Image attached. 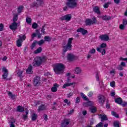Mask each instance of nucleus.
<instances>
[{
  "label": "nucleus",
  "mask_w": 127,
  "mask_h": 127,
  "mask_svg": "<svg viewBox=\"0 0 127 127\" xmlns=\"http://www.w3.org/2000/svg\"><path fill=\"white\" fill-rule=\"evenodd\" d=\"M2 72L3 73V74L2 75L3 79L4 80H6L7 76H8V70L5 67H3L2 68Z\"/></svg>",
  "instance_id": "obj_8"
},
{
  "label": "nucleus",
  "mask_w": 127,
  "mask_h": 127,
  "mask_svg": "<svg viewBox=\"0 0 127 127\" xmlns=\"http://www.w3.org/2000/svg\"><path fill=\"white\" fill-rule=\"evenodd\" d=\"M39 81H40V77L38 76L35 77L33 82L34 86H38V85H39Z\"/></svg>",
  "instance_id": "obj_16"
},
{
  "label": "nucleus",
  "mask_w": 127,
  "mask_h": 127,
  "mask_svg": "<svg viewBox=\"0 0 127 127\" xmlns=\"http://www.w3.org/2000/svg\"><path fill=\"white\" fill-rule=\"evenodd\" d=\"M110 74L114 76L115 74H116V70L115 69H112L111 71H110Z\"/></svg>",
  "instance_id": "obj_56"
},
{
  "label": "nucleus",
  "mask_w": 127,
  "mask_h": 127,
  "mask_svg": "<svg viewBox=\"0 0 127 127\" xmlns=\"http://www.w3.org/2000/svg\"><path fill=\"white\" fill-rule=\"evenodd\" d=\"M88 97H92L93 96V92H90L88 94Z\"/></svg>",
  "instance_id": "obj_62"
},
{
  "label": "nucleus",
  "mask_w": 127,
  "mask_h": 127,
  "mask_svg": "<svg viewBox=\"0 0 127 127\" xmlns=\"http://www.w3.org/2000/svg\"><path fill=\"white\" fill-rule=\"evenodd\" d=\"M28 115V111H26L25 112V115L23 116V119L24 120H26L27 119V115Z\"/></svg>",
  "instance_id": "obj_44"
},
{
  "label": "nucleus",
  "mask_w": 127,
  "mask_h": 127,
  "mask_svg": "<svg viewBox=\"0 0 127 127\" xmlns=\"http://www.w3.org/2000/svg\"><path fill=\"white\" fill-rule=\"evenodd\" d=\"M103 48H107V44L106 43H103L101 44L100 47L97 48V51L102 54V55H105L106 54V50Z\"/></svg>",
  "instance_id": "obj_4"
},
{
  "label": "nucleus",
  "mask_w": 127,
  "mask_h": 127,
  "mask_svg": "<svg viewBox=\"0 0 127 127\" xmlns=\"http://www.w3.org/2000/svg\"><path fill=\"white\" fill-rule=\"evenodd\" d=\"M69 123L70 120L69 119H64L62 122L61 127H67Z\"/></svg>",
  "instance_id": "obj_11"
},
{
  "label": "nucleus",
  "mask_w": 127,
  "mask_h": 127,
  "mask_svg": "<svg viewBox=\"0 0 127 127\" xmlns=\"http://www.w3.org/2000/svg\"><path fill=\"white\" fill-rule=\"evenodd\" d=\"M13 21L14 22H15V21H16V20H17L18 19V15L16 13H14L13 14Z\"/></svg>",
  "instance_id": "obj_34"
},
{
  "label": "nucleus",
  "mask_w": 127,
  "mask_h": 127,
  "mask_svg": "<svg viewBox=\"0 0 127 127\" xmlns=\"http://www.w3.org/2000/svg\"><path fill=\"white\" fill-rule=\"evenodd\" d=\"M95 77L96 80H97L98 82H99L100 84H101L103 85V82L102 81L100 80V78L101 77V74L100 73V72H97L95 74Z\"/></svg>",
  "instance_id": "obj_15"
},
{
  "label": "nucleus",
  "mask_w": 127,
  "mask_h": 127,
  "mask_svg": "<svg viewBox=\"0 0 127 127\" xmlns=\"http://www.w3.org/2000/svg\"><path fill=\"white\" fill-rule=\"evenodd\" d=\"M73 71H74L75 74H80L82 72V69H81V67H76L73 69Z\"/></svg>",
  "instance_id": "obj_19"
},
{
  "label": "nucleus",
  "mask_w": 127,
  "mask_h": 127,
  "mask_svg": "<svg viewBox=\"0 0 127 127\" xmlns=\"http://www.w3.org/2000/svg\"><path fill=\"white\" fill-rule=\"evenodd\" d=\"M122 98H117L115 99V102L117 103V104H119V105H120L122 104Z\"/></svg>",
  "instance_id": "obj_31"
},
{
  "label": "nucleus",
  "mask_w": 127,
  "mask_h": 127,
  "mask_svg": "<svg viewBox=\"0 0 127 127\" xmlns=\"http://www.w3.org/2000/svg\"><path fill=\"white\" fill-rule=\"evenodd\" d=\"M77 31V32H80L83 35L86 34V33H88V31L86 30H84L83 28L78 29Z\"/></svg>",
  "instance_id": "obj_22"
},
{
  "label": "nucleus",
  "mask_w": 127,
  "mask_h": 127,
  "mask_svg": "<svg viewBox=\"0 0 127 127\" xmlns=\"http://www.w3.org/2000/svg\"><path fill=\"white\" fill-rule=\"evenodd\" d=\"M91 54H95L96 53V49H91L89 52Z\"/></svg>",
  "instance_id": "obj_42"
},
{
  "label": "nucleus",
  "mask_w": 127,
  "mask_h": 127,
  "mask_svg": "<svg viewBox=\"0 0 127 127\" xmlns=\"http://www.w3.org/2000/svg\"><path fill=\"white\" fill-rule=\"evenodd\" d=\"M72 85H75V82L65 83L63 86V89H65V88H67V87H70V86H72Z\"/></svg>",
  "instance_id": "obj_23"
},
{
  "label": "nucleus",
  "mask_w": 127,
  "mask_h": 127,
  "mask_svg": "<svg viewBox=\"0 0 127 127\" xmlns=\"http://www.w3.org/2000/svg\"><path fill=\"white\" fill-rule=\"evenodd\" d=\"M45 42V41L44 40H41L40 41L37 42V44L41 46V45H42Z\"/></svg>",
  "instance_id": "obj_40"
},
{
  "label": "nucleus",
  "mask_w": 127,
  "mask_h": 127,
  "mask_svg": "<svg viewBox=\"0 0 127 127\" xmlns=\"http://www.w3.org/2000/svg\"><path fill=\"white\" fill-rule=\"evenodd\" d=\"M111 3V2H108L107 3H106L104 5V8H108V7H109V5Z\"/></svg>",
  "instance_id": "obj_53"
},
{
  "label": "nucleus",
  "mask_w": 127,
  "mask_h": 127,
  "mask_svg": "<svg viewBox=\"0 0 127 127\" xmlns=\"http://www.w3.org/2000/svg\"><path fill=\"white\" fill-rule=\"evenodd\" d=\"M74 40V38H69L67 41L66 45L63 47V55H64V53H66L68 50H72V41Z\"/></svg>",
  "instance_id": "obj_3"
},
{
  "label": "nucleus",
  "mask_w": 127,
  "mask_h": 127,
  "mask_svg": "<svg viewBox=\"0 0 127 127\" xmlns=\"http://www.w3.org/2000/svg\"><path fill=\"white\" fill-rule=\"evenodd\" d=\"M42 51V48L39 47L37 50L34 51V54H38L39 53H41Z\"/></svg>",
  "instance_id": "obj_28"
},
{
  "label": "nucleus",
  "mask_w": 127,
  "mask_h": 127,
  "mask_svg": "<svg viewBox=\"0 0 127 127\" xmlns=\"http://www.w3.org/2000/svg\"><path fill=\"white\" fill-rule=\"evenodd\" d=\"M64 103L66 104V105H67V106H70V105H71V102H70V101H68L67 100V99H65L64 100Z\"/></svg>",
  "instance_id": "obj_51"
},
{
  "label": "nucleus",
  "mask_w": 127,
  "mask_h": 127,
  "mask_svg": "<svg viewBox=\"0 0 127 127\" xmlns=\"http://www.w3.org/2000/svg\"><path fill=\"white\" fill-rule=\"evenodd\" d=\"M36 44H37V41H34L31 46V49H34V47L36 46Z\"/></svg>",
  "instance_id": "obj_33"
},
{
  "label": "nucleus",
  "mask_w": 127,
  "mask_h": 127,
  "mask_svg": "<svg viewBox=\"0 0 127 127\" xmlns=\"http://www.w3.org/2000/svg\"><path fill=\"white\" fill-rule=\"evenodd\" d=\"M93 11L96 12V13H97V14H100L101 13V12L100 11V8L98 6H95L93 7Z\"/></svg>",
  "instance_id": "obj_25"
},
{
  "label": "nucleus",
  "mask_w": 127,
  "mask_h": 127,
  "mask_svg": "<svg viewBox=\"0 0 127 127\" xmlns=\"http://www.w3.org/2000/svg\"><path fill=\"white\" fill-rule=\"evenodd\" d=\"M105 101H106V98H105V96L103 95H99L98 96V103H99V104L103 105V104L105 103Z\"/></svg>",
  "instance_id": "obj_13"
},
{
  "label": "nucleus",
  "mask_w": 127,
  "mask_h": 127,
  "mask_svg": "<svg viewBox=\"0 0 127 127\" xmlns=\"http://www.w3.org/2000/svg\"><path fill=\"white\" fill-rule=\"evenodd\" d=\"M100 17L103 19V20H110V19H111L112 17L110 16H107V15H104V16H101Z\"/></svg>",
  "instance_id": "obj_26"
},
{
  "label": "nucleus",
  "mask_w": 127,
  "mask_h": 127,
  "mask_svg": "<svg viewBox=\"0 0 127 127\" xmlns=\"http://www.w3.org/2000/svg\"><path fill=\"white\" fill-rule=\"evenodd\" d=\"M8 95L11 99H14V98H15V95H13L10 92H8Z\"/></svg>",
  "instance_id": "obj_39"
},
{
  "label": "nucleus",
  "mask_w": 127,
  "mask_h": 127,
  "mask_svg": "<svg viewBox=\"0 0 127 127\" xmlns=\"http://www.w3.org/2000/svg\"><path fill=\"white\" fill-rule=\"evenodd\" d=\"M72 18V16L71 14H67L64 16H62L60 18V19L62 20H66V21H70L71 20V18Z\"/></svg>",
  "instance_id": "obj_10"
},
{
  "label": "nucleus",
  "mask_w": 127,
  "mask_h": 127,
  "mask_svg": "<svg viewBox=\"0 0 127 127\" xmlns=\"http://www.w3.org/2000/svg\"><path fill=\"white\" fill-rule=\"evenodd\" d=\"M26 73L27 74H32L33 73V71H32V66L31 65H29L28 67L26 69Z\"/></svg>",
  "instance_id": "obj_20"
},
{
  "label": "nucleus",
  "mask_w": 127,
  "mask_h": 127,
  "mask_svg": "<svg viewBox=\"0 0 127 127\" xmlns=\"http://www.w3.org/2000/svg\"><path fill=\"white\" fill-rule=\"evenodd\" d=\"M110 86L111 87H112V88H115V87H116V82L115 81H112L110 83Z\"/></svg>",
  "instance_id": "obj_50"
},
{
  "label": "nucleus",
  "mask_w": 127,
  "mask_h": 127,
  "mask_svg": "<svg viewBox=\"0 0 127 127\" xmlns=\"http://www.w3.org/2000/svg\"><path fill=\"white\" fill-rule=\"evenodd\" d=\"M58 87H59V85H58L57 83H55L54 86L52 87V91L53 92V93L57 92V88H58Z\"/></svg>",
  "instance_id": "obj_21"
},
{
  "label": "nucleus",
  "mask_w": 127,
  "mask_h": 127,
  "mask_svg": "<svg viewBox=\"0 0 127 127\" xmlns=\"http://www.w3.org/2000/svg\"><path fill=\"white\" fill-rule=\"evenodd\" d=\"M17 74L18 75V76L20 77V79H21V78H22V76L21 75H22V71L21 70H18V71H17Z\"/></svg>",
  "instance_id": "obj_35"
},
{
  "label": "nucleus",
  "mask_w": 127,
  "mask_h": 127,
  "mask_svg": "<svg viewBox=\"0 0 127 127\" xmlns=\"http://www.w3.org/2000/svg\"><path fill=\"white\" fill-rule=\"evenodd\" d=\"M91 57H92V54L89 52L88 55H87V59H90V58H91Z\"/></svg>",
  "instance_id": "obj_61"
},
{
  "label": "nucleus",
  "mask_w": 127,
  "mask_h": 127,
  "mask_svg": "<svg viewBox=\"0 0 127 127\" xmlns=\"http://www.w3.org/2000/svg\"><path fill=\"white\" fill-rule=\"evenodd\" d=\"M127 19H123V24H120L119 26L120 29H121V30H125L126 28V27L127 26Z\"/></svg>",
  "instance_id": "obj_9"
},
{
  "label": "nucleus",
  "mask_w": 127,
  "mask_h": 127,
  "mask_svg": "<svg viewBox=\"0 0 127 127\" xmlns=\"http://www.w3.org/2000/svg\"><path fill=\"white\" fill-rule=\"evenodd\" d=\"M43 110H45V106H44V105H42L41 106L39 107V108L38 109V111H42Z\"/></svg>",
  "instance_id": "obj_43"
},
{
  "label": "nucleus",
  "mask_w": 127,
  "mask_h": 127,
  "mask_svg": "<svg viewBox=\"0 0 127 127\" xmlns=\"http://www.w3.org/2000/svg\"><path fill=\"white\" fill-rule=\"evenodd\" d=\"M115 95H116V92H115V91H112L111 93V96L112 97H114V96H115Z\"/></svg>",
  "instance_id": "obj_59"
},
{
  "label": "nucleus",
  "mask_w": 127,
  "mask_h": 127,
  "mask_svg": "<svg viewBox=\"0 0 127 127\" xmlns=\"http://www.w3.org/2000/svg\"><path fill=\"white\" fill-rule=\"evenodd\" d=\"M9 28L12 30H15V29L17 28V23L15 22H14L9 26Z\"/></svg>",
  "instance_id": "obj_17"
},
{
  "label": "nucleus",
  "mask_w": 127,
  "mask_h": 127,
  "mask_svg": "<svg viewBox=\"0 0 127 127\" xmlns=\"http://www.w3.org/2000/svg\"><path fill=\"white\" fill-rule=\"evenodd\" d=\"M100 118L101 119V122H103V121H107L108 117H107V116L105 115H100Z\"/></svg>",
  "instance_id": "obj_27"
},
{
  "label": "nucleus",
  "mask_w": 127,
  "mask_h": 127,
  "mask_svg": "<svg viewBox=\"0 0 127 127\" xmlns=\"http://www.w3.org/2000/svg\"><path fill=\"white\" fill-rule=\"evenodd\" d=\"M37 1H38V4L35 3L32 6H36V7H38L39 6H42V5H43V1L42 0H37Z\"/></svg>",
  "instance_id": "obj_14"
},
{
  "label": "nucleus",
  "mask_w": 127,
  "mask_h": 127,
  "mask_svg": "<svg viewBox=\"0 0 127 127\" xmlns=\"http://www.w3.org/2000/svg\"><path fill=\"white\" fill-rule=\"evenodd\" d=\"M114 125L115 127H120V122L118 121H115Z\"/></svg>",
  "instance_id": "obj_41"
},
{
  "label": "nucleus",
  "mask_w": 127,
  "mask_h": 127,
  "mask_svg": "<svg viewBox=\"0 0 127 127\" xmlns=\"http://www.w3.org/2000/svg\"><path fill=\"white\" fill-rule=\"evenodd\" d=\"M93 105H92L91 106H88V107H91L90 110H91V113H92V114H95V113H96V112H97V108H96L94 106H93Z\"/></svg>",
  "instance_id": "obj_24"
},
{
  "label": "nucleus",
  "mask_w": 127,
  "mask_h": 127,
  "mask_svg": "<svg viewBox=\"0 0 127 127\" xmlns=\"http://www.w3.org/2000/svg\"><path fill=\"white\" fill-rule=\"evenodd\" d=\"M66 76L67 77H70V78H75V75L73 74L72 75L70 73H67Z\"/></svg>",
  "instance_id": "obj_55"
},
{
  "label": "nucleus",
  "mask_w": 127,
  "mask_h": 127,
  "mask_svg": "<svg viewBox=\"0 0 127 127\" xmlns=\"http://www.w3.org/2000/svg\"><path fill=\"white\" fill-rule=\"evenodd\" d=\"M120 105L122 106V107H126L127 105V102L122 101L121 104Z\"/></svg>",
  "instance_id": "obj_47"
},
{
  "label": "nucleus",
  "mask_w": 127,
  "mask_h": 127,
  "mask_svg": "<svg viewBox=\"0 0 127 127\" xmlns=\"http://www.w3.org/2000/svg\"><path fill=\"white\" fill-rule=\"evenodd\" d=\"M19 39L17 41L16 45L18 47H21L22 45L23 40H25L26 37L25 35H20L18 36Z\"/></svg>",
  "instance_id": "obj_7"
},
{
  "label": "nucleus",
  "mask_w": 127,
  "mask_h": 127,
  "mask_svg": "<svg viewBox=\"0 0 127 127\" xmlns=\"http://www.w3.org/2000/svg\"><path fill=\"white\" fill-rule=\"evenodd\" d=\"M80 95L81 97L83 98V99H84L85 101H86L87 102L86 103L83 104V106L84 107H88V106H92V105H94V102L89 101V99H88V97L86 96V95L84 94V93H81Z\"/></svg>",
  "instance_id": "obj_5"
},
{
  "label": "nucleus",
  "mask_w": 127,
  "mask_h": 127,
  "mask_svg": "<svg viewBox=\"0 0 127 127\" xmlns=\"http://www.w3.org/2000/svg\"><path fill=\"white\" fill-rule=\"evenodd\" d=\"M22 8H23L22 6H19L17 9V13H20V12L22 11Z\"/></svg>",
  "instance_id": "obj_45"
},
{
  "label": "nucleus",
  "mask_w": 127,
  "mask_h": 127,
  "mask_svg": "<svg viewBox=\"0 0 127 127\" xmlns=\"http://www.w3.org/2000/svg\"><path fill=\"white\" fill-rule=\"evenodd\" d=\"M41 33L42 34H43V35H44V34H45V29H44V26H42V29L41 30Z\"/></svg>",
  "instance_id": "obj_48"
},
{
  "label": "nucleus",
  "mask_w": 127,
  "mask_h": 127,
  "mask_svg": "<svg viewBox=\"0 0 127 127\" xmlns=\"http://www.w3.org/2000/svg\"><path fill=\"white\" fill-rule=\"evenodd\" d=\"M37 119V114L35 113H33L31 115V120L32 121H36Z\"/></svg>",
  "instance_id": "obj_29"
},
{
  "label": "nucleus",
  "mask_w": 127,
  "mask_h": 127,
  "mask_svg": "<svg viewBox=\"0 0 127 127\" xmlns=\"http://www.w3.org/2000/svg\"><path fill=\"white\" fill-rule=\"evenodd\" d=\"M104 127V124L102 122L98 123L96 126V127Z\"/></svg>",
  "instance_id": "obj_52"
},
{
  "label": "nucleus",
  "mask_w": 127,
  "mask_h": 127,
  "mask_svg": "<svg viewBox=\"0 0 127 127\" xmlns=\"http://www.w3.org/2000/svg\"><path fill=\"white\" fill-rule=\"evenodd\" d=\"M64 69H65V66L63 64H57L54 67V70L56 74L63 73Z\"/></svg>",
  "instance_id": "obj_2"
},
{
  "label": "nucleus",
  "mask_w": 127,
  "mask_h": 127,
  "mask_svg": "<svg viewBox=\"0 0 127 127\" xmlns=\"http://www.w3.org/2000/svg\"><path fill=\"white\" fill-rule=\"evenodd\" d=\"M111 114L112 116H113L114 117H115V118H119V115H118L116 112H112Z\"/></svg>",
  "instance_id": "obj_46"
},
{
  "label": "nucleus",
  "mask_w": 127,
  "mask_h": 127,
  "mask_svg": "<svg viewBox=\"0 0 127 127\" xmlns=\"http://www.w3.org/2000/svg\"><path fill=\"white\" fill-rule=\"evenodd\" d=\"M67 58L68 61H73L75 59V56L72 54H68Z\"/></svg>",
  "instance_id": "obj_18"
},
{
  "label": "nucleus",
  "mask_w": 127,
  "mask_h": 127,
  "mask_svg": "<svg viewBox=\"0 0 127 127\" xmlns=\"http://www.w3.org/2000/svg\"><path fill=\"white\" fill-rule=\"evenodd\" d=\"M66 5L70 8H74L77 6V0H66Z\"/></svg>",
  "instance_id": "obj_6"
},
{
  "label": "nucleus",
  "mask_w": 127,
  "mask_h": 127,
  "mask_svg": "<svg viewBox=\"0 0 127 127\" xmlns=\"http://www.w3.org/2000/svg\"><path fill=\"white\" fill-rule=\"evenodd\" d=\"M72 96H73V92H70L67 94V98H70V97H72Z\"/></svg>",
  "instance_id": "obj_60"
},
{
  "label": "nucleus",
  "mask_w": 127,
  "mask_h": 127,
  "mask_svg": "<svg viewBox=\"0 0 127 127\" xmlns=\"http://www.w3.org/2000/svg\"><path fill=\"white\" fill-rule=\"evenodd\" d=\"M76 103H79L80 102V97H77L76 98Z\"/></svg>",
  "instance_id": "obj_63"
},
{
  "label": "nucleus",
  "mask_w": 127,
  "mask_h": 127,
  "mask_svg": "<svg viewBox=\"0 0 127 127\" xmlns=\"http://www.w3.org/2000/svg\"><path fill=\"white\" fill-rule=\"evenodd\" d=\"M47 58L46 57H36L35 58L34 62H33V66L35 67H37L38 66H40L43 62H45L46 61Z\"/></svg>",
  "instance_id": "obj_1"
},
{
  "label": "nucleus",
  "mask_w": 127,
  "mask_h": 127,
  "mask_svg": "<svg viewBox=\"0 0 127 127\" xmlns=\"http://www.w3.org/2000/svg\"><path fill=\"white\" fill-rule=\"evenodd\" d=\"M44 39L45 41H47L48 42H50L51 41L52 38L49 36H45Z\"/></svg>",
  "instance_id": "obj_32"
},
{
  "label": "nucleus",
  "mask_w": 127,
  "mask_h": 127,
  "mask_svg": "<svg viewBox=\"0 0 127 127\" xmlns=\"http://www.w3.org/2000/svg\"><path fill=\"white\" fill-rule=\"evenodd\" d=\"M99 38L102 41H109L110 40V37L108 35H101L99 36Z\"/></svg>",
  "instance_id": "obj_12"
},
{
  "label": "nucleus",
  "mask_w": 127,
  "mask_h": 127,
  "mask_svg": "<svg viewBox=\"0 0 127 127\" xmlns=\"http://www.w3.org/2000/svg\"><path fill=\"white\" fill-rule=\"evenodd\" d=\"M31 18L27 17L26 19V21L28 24H31Z\"/></svg>",
  "instance_id": "obj_37"
},
{
  "label": "nucleus",
  "mask_w": 127,
  "mask_h": 127,
  "mask_svg": "<svg viewBox=\"0 0 127 127\" xmlns=\"http://www.w3.org/2000/svg\"><path fill=\"white\" fill-rule=\"evenodd\" d=\"M10 123L11 124H14V123H15V119L13 118H11Z\"/></svg>",
  "instance_id": "obj_58"
},
{
  "label": "nucleus",
  "mask_w": 127,
  "mask_h": 127,
  "mask_svg": "<svg viewBox=\"0 0 127 127\" xmlns=\"http://www.w3.org/2000/svg\"><path fill=\"white\" fill-rule=\"evenodd\" d=\"M91 20V23L92 24H94V23H96V22H98V20H97V18H96V17H95L92 18V19Z\"/></svg>",
  "instance_id": "obj_38"
},
{
  "label": "nucleus",
  "mask_w": 127,
  "mask_h": 127,
  "mask_svg": "<svg viewBox=\"0 0 127 127\" xmlns=\"http://www.w3.org/2000/svg\"><path fill=\"white\" fill-rule=\"evenodd\" d=\"M44 119L45 120V121H47V120L48 119L46 115H44Z\"/></svg>",
  "instance_id": "obj_64"
},
{
  "label": "nucleus",
  "mask_w": 127,
  "mask_h": 127,
  "mask_svg": "<svg viewBox=\"0 0 127 127\" xmlns=\"http://www.w3.org/2000/svg\"><path fill=\"white\" fill-rule=\"evenodd\" d=\"M24 111V108L21 106H18L17 108V112H23Z\"/></svg>",
  "instance_id": "obj_36"
},
{
  "label": "nucleus",
  "mask_w": 127,
  "mask_h": 127,
  "mask_svg": "<svg viewBox=\"0 0 127 127\" xmlns=\"http://www.w3.org/2000/svg\"><path fill=\"white\" fill-rule=\"evenodd\" d=\"M85 24L86 25H91V24H92V21L90 19H87L85 20Z\"/></svg>",
  "instance_id": "obj_30"
},
{
  "label": "nucleus",
  "mask_w": 127,
  "mask_h": 127,
  "mask_svg": "<svg viewBox=\"0 0 127 127\" xmlns=\"http://www.w3.org/2000/svg\"><path fill=\"white\" fill-rule=\"evenodd\" d=\"M120 60L121 61H127V58H119Z\"/></svg>",
  "instance_id": "obj_57"
},
{
  "label": "nucleus",
  "mask_w": 127,
  "mask_h": 127,
  "mask_svg": "<svg viewBox=\"0 0 127 127\" xmlns=\"http://www.w3.org/2000/svg\"><path fill=\"white\" fill-rule=\"evenodd\" d=\"M32 27L33 28H34V29H35L36 28H37V23H33L32 25Z\"/></svg>",
  "instance_id": "obj_54"
},
{
  "label": "nucleus",
  "mask_w": 127,
  "mask_h": 127,
  "mask_svg": "<svg viewBox=\"0 0 127 127\" xmlns=\"http://www.w3.org/2000/svg\"><path fill=\"white\" fill-rule=\"evenodd\" d=\"M4 28V25H3V24L0 23V31H2V30H3Z\"/></svg>",
  "instance_id": "obj_49"
}]
</instances>
